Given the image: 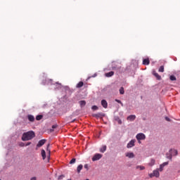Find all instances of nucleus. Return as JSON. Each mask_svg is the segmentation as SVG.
<instances>
[{"instance_id": "a878e982", "label": "nucleus", "mask_w": 180, "mask_h": 180, "mask_svg": "<svg viewBox=\"0 0 180 180\" xmlns=\"http://www.w3.org/2000/svg\"><path fill=\"white\" fill-rule=\"evenodd\" d=\"M158 169V171H160V172H162V171H164V167H163L162 165H160V168Z\"/></svg>"}, {"instance_id": "58836bf2", "label": "nucleus", "mask_w": 180, "mask_h": 180, "mask_svg": "<svg viewBox=\"0 0 180 180\" xmlns=\"http://www.w3.org/2000/svg\"><path fill=\"white\" fill-rule=\"evenodd\" d=\"M37 178H36V176L32 177V178L30 179V180H37Z\"/></svg>"}, {"instance_id": "cd10ccee", "label": "nucleus", "mask_w": 180, "mask_h": 180, "mask_svg": "<svg viewBox=\"0 0 180 180\" xmlns=\"http://www.w3.org/2000/svg\"><path fill=\"white\" fill-rule=\"evenodd\" d=\"M75 161H77V160L75 158H72L70 160V164H75Z\"/></svg>"}, {"instance_id": "a19ab883", "label": "nucleus", "mask_w": 180, "mask_h": 180, "mask_svg": "<svg viewBox=\"0 0 180 180\" xmlns=\"http://www.w3.org/2000/svg\"><path fill=\"white\" fill-rule=\"evenodd\" d=\"M49 146H50V144H49L47 146V151H49Z\"/></svg>"}, {"instance_id": "412c9836", "label": "nucleus", "mask_w": 180, "mask_h": 180, "mask_svg": "<svg viewBox=\"0 0 180 180\" xmlns=\"http://www.w3.org/2000/svg\"><path fill=\"white\" fill-rule=\"evenodd\" d=\"M106 151V146H103L102 148L100 149L101 153H105Z\"/></svg>"}, {"instance_id": "5701e85b", "label": "nucleus", "mask_w": 180, "mask_h": 180, "mask_svg": "<svg viewBox=\"0 0 180 180\" xmlns=\"http://www.w3.org/2000/svg\"><path fill=\"white\" fill-rule=\"evenodd\" d=\"M43 119V115H39L36 117V120H41Z\"/></svg>"}, {"instance_id": "b1692460", "label": "nucleus", "mask_w": 180, "mask_h": 180, "mask_svg": "<svg viewBox=\"0 0 180 180\" xmlns=\"http://www.w3.org/2000/svg\"><path fill=\"white\" fill-rule=\"evenodd\" d=\"M169 79L170 81H176V77H175L174 75H171Z\"/></svg>"}, {"instance_id": "1a4fd4ad", "label": "nucleus", "mask_w": 180, "mask_h": 180, "mask_svg": "<svg viewBox=\"0 0 180 180\" xmlns=\"http://www.w3.org/2000/svg\"><path fill=\"white\" fill-rule=\"evenodd\" d=\"M105 77H107L108 78L110 77H113V75H115V72L111 71L109 72H107L105 74Z\"/></svg>"}, {"instance_id": "2eb2a0df", "label": "nucleus", "mask_w": 180, "mask_h": 180, "mask_svg": "<svg viewBox=\"0 0 180 180\" xmlns=\"http://www.w3.org/2000/svg\"><path fill=\"white\" fill-rule=\"evenodd\" d=\"M41 157H42L43 160H46V150L42 149L41 151Z\"/></svg>"}, {"instance_id": "c9c22d12", "label": "nucleus", "mask_w": 180, "mask_h": 180, "mask_svg": "<svg viewBox=\"0 0 180 180\" xmlns=\"http://www.w3.org/2000/svg\"><path fill=\"white\" fill-rule=\"evenodd\" d=\"M57 127H58L57 124H54V125L52 126V129H57Z\"/></svg>"}, {"instance_id": "37998d69", "label": "nucleus", "mask_w": 180, "mask_h": 180, "mask_svg": "<svg viewBox=\"0 0 180 180\" xmlns=\"http://www.w3.org/2000/svg\"><path fill=\"white\" fill-rule=\"evenodd\" d=\"M1 180V179H0Z\"/></svg>"}, {"instance_id": "dca6fc26", "label": "nucleus", "mask_w": 180, "mask_h": 180, "mask_svg": "<svg viewBox=\"0 0 180 180\" xmlns=\"http://www.w3.org/2000/svg\"><path fill=\"white\" fill-rule=\"evenodd\" d=\"M136 169H140V171H143V169H146V167L141 166V165H137L136 167Z\"/></svg>"}, {"instance_id": "0eeeda50", "label": "nucleus", "mask_w": 180, "mask_h": 180, "mask_svg": "<svg viewBox=\"0 0 180 180\" xmlns=\"http://www.w3.org/2000/svg\"><path fill=\"white\" fill-rule=\"evenodd\" d=\"M125 156L127 157L128 158H134L135 155L133 152H128L125 153Z\"/></svg>"}, {"instance_id": "393cba45", "label": "nucleus", "mask_w": 180, "mask_h": 180, "mask_svg": "<svg viewBox=\"0 0 180 180\" xmlns=\"http://www.w3.org/2000/svg\"><path fill=\"white\" fill-rule=\"evenodd\" d=\"M93 116L94 117L99 118L101 117V116H102V115L101 113H98V114H94Z\"/></svg>"}, {"instance_id": "f257e3e1", "label": "nucleus", "mask_w": 180, "mask_h": 180, "mask_svg": "<svg viewBox=\"0 0 180 180\" xmlns=\"http://www.w3.org/2000/svg\"><path fill=\"white\" fill-rule=\"evenodd\" d=\"M36 137V134L33 131H29L27 132H25L22 136V141H29V140H32Z\"/></svg>"}, {"instance_id": "6ab92c4d", "label": "nucleus", "mask_w": 180, "mask_h": 180, "mask_svg": "<svg viewBox=\"0 0 180 180\" xmlns=\"http://www.w3.org/2000/svg\"><path fill=\"white\" fill-rule=\"evenodd\" d=\"M82 86H84V82H79L77 84V88H82Z\"/></svg>"}, {"instance_id": "aec40b11", "label": "nucleus", "mask_w": 180, "mask_h": 180, "mask_svg": "<svg viewBox=\"0 0 180 180\" xmlns=\"http://www.w3.org/2000/svg\"><path fill=\"white\" fill-rule=\"evenodd\" d=\"M155 164V160L151 159L150 162H149L150 167H153Z\"/></svg>"}, {"instance_id": "bb28decb", "label": "nucleus", "mask_w": 180, "mask_h": 180, "mask_svg": "<svg viewBox=\"0 0 180 180\" xmlns=\"http://www.w3.org/2000/svg\"><path fill=\"white\" fill-rule=\"evenodd\" d=\"M159 72H164V66H160V67Z\"/></svg>"}, {"instance_id": "72a5a7b5", "label": "nucleus", "mask_w": 180, "mask_h": 180, "mask_svg": "<svg viewBox=\"0 0 180 180\" xmlns=\"http://www.w3.org/2000/svg\"><path fill=\"white\" fill-rule=\"evenodd\" d=\"M148 176H150V178H153V177L155 176L154 173H150V174H148Z\"/></svg>"}, {"instance_id": "7ed1b4c3", "label": "nucleus", "mask_w": 180, "mask_h": 180, "mask_svg": "<svg viewBox=\"0 0 180 180\" xmlns=\"http://www.w3.org/2000/svg\"><path fill=\"white\" fill-rule=\"evenodd\" d=\"M136 139L138 140L139 144L141 143V140H146V135L143 133H139L136 134Z\"/></svg>"}, {"instance_id": "f3484780", "label": "nucleus", "mask_w": 180, "mask_h": 180, "mask_svg": "<svg viewBox=\"0 0 180 180\" xmlns=\"http://www.w3.org/2000/svg\"><path fill=\"white\" fill-rule=\"evenodd\" d=\"M82 168H84V166L82 165H79L77 167V171L78 174H79V172H81V170L82 169Z\"/></svg>"}, {"instance_id": "c85d7f7f", "label": "nucleus", "mask_w": 180, "mask_h": 180, "mask_svg": "<svg viewBox=\"0 0 180 180\" xmlns=\"http://www.w3.org/2000/svg\"><path fill=\"white\" fill-rule=\"evenodd\" d=\"M91 109H92L93 110H98V106H96V105H93V106L91 107Z\"/></svg>"}, {"instance_id": "c756f323", "label": "nucleus", "mask_w": 180, "mask_h": 180, "mask_svg": "<svg viewBox=\"0 0 180 180\" xmlns=\"http://www.w3.org/2000/svg\"><path fill=\"white\" fill-rule=\"evenodd\" d=\"M115 102H117V103H120V105H122V106H123V103H122V101L120 100L115 99Z\"/></svg>"}, {"instance_id": "ea45409f", "label": "nucleus", "mask_w": 180, "mask_h": 180, "mask_svg": "<svg viewBox=\"0 0 180 180\" xmlns=\"http://www.w3.org/2000/svg\"><path fill=\"white\" fill-rule=\"evenodd\" d=\"M49 154L48 158H50V150H49Z\"/></svg>"}, {"instance_id": "a211bd4d", "label": "nucleus", "mask_w": 180, "mask_h": 180, "mask_svg": "<svg viewBox=\"0 0 180 180\" xmlns=\"http://www.w3.org/2000/svg\"><path fill=\"white\" fill-rule=\"evenodd\" d=\"M153 75L157 78V79H161V77L160 76V75H158V73L153 72Z\"/></svg>"}, {"instance_id": "f704fd0d", "label": "nucleus", "mask_w": 180, "mask_h": 180, "mask_svg": "<svg viewBox=\"0 0 180 180\" xmlns=\"http://www.w3.org/2000/svg\"><path fill=\"white\" fill-rule=\"evenodd\" d=\"M165 120H167V122H171V119H169L168 117H165Z\"/></svg>"}, {"instance_id": "473e14b6", "label": "nucleus", "mask_w": 180, "mask_h": 180, "mask_svg": "<svg viewBox=\"0 0 180 180\" xmlns=\"http://www.w3.org/2000/svg\"><path fill=\"white\" fill-rule=\"evenodd\" d=\"M168 164H169L168 162H163V163L162 164V165L163 167H165V165H168Z\"/></svg>"}, {"instance_id": "79ce46f5", "label": "nucleus", "mask_w": 180, "mask_h": 180, "mask_svg": "<svg viewBox=\"0 0 180 180\" xmlns=\"http://www.w3.org/2000/svg\"><path fill=\"white\" fill-rule=\"evenodd\" d=\"M75 122V120H74L73 121H72V122Z\"/></svg>"}, {"instance_id": "423d86ee", "label": "nucleus", "mask_w": 180, "mask_h": 180, "mask_svg": "<svg viewBox=\"0 0 180 180\" xmlns=\"http://www.w3.org/2000/svg\"><path fill=\"white\" fill-rule=\"evenodd\" d=\"M134 143H136V141L134 139L131 140L129 143L127 145V147L128 148H131V147H134Z\"/></svg>"}, {"instance_id": "f8f14e48", "label": "nucleus", "mask_w": 180, "mask_h": 180, "mask_svg": "<svg viewBox=\"0 0 180 180\" xmlns=\"http://www.w3.org/2000/svg\"><path fill=\"white\" fill-rule=\"evenodd\" d=\"M136 120V115H129L127 117V120H129L130 122H133V120Z\"/></svg>"}, {"instance_id": "2f4dec72", "label": "nucleus", "mask_w": 180, "mask_h": 180, "mask_svg": "<svg viewBox=\"0 0 180 180\" xmlns=\"http://www.w3.org/2000/svg\"><path fill=\"white\" fill-rule=\"evenodd\" d=\"M64 176H65L62 174V175H60V176H58V180H61V179H63V178H64Z\"/></svg>"}, {"instance_id": "f03ea898", "label": "nucleus", "mask_w": 180, "mask_h": 180, "mask_svg": "<svg viewBox=\"0 0 180 180\" xmlns=\"http://www.w3.org/2000/svg\"><path fill=\"white\" fill-rule=\"evenodd\" d=\"M169 154L167 153V158H168V160H172V157H175L176 155H178V150L176 149H170L169 151Z\"/></svg>"}, {"instance_id": "4be33fe9", "label": "nucleus", "mask_w": 180, "mask_h": 180, "mask_svg": "<svg viewBox=\"0 0 180 180\" xmlns=\"http://www.w3.org/2000/svg\"><path fill=\"white\" fill-rule=\"evenodd\" d=\"M120 94L121 95H124V88L121 87V88L120 89Z\"/></svg>"}, {"instance_id": "9d476101", "label": "nucleus", "mask_w": 180, "mask_h": 180, "mask_svg": "<svg viewBox=\"0 0 180 180\" xmlns=\"http://www.w3.org/2000/svg\"><path fill=\"white\" fill-rule=\"evenodd\" d=\"M27 119H28L29 122H31L32 123H33V122H34V116H33L32 115H28Z\"/></svg>"}, {"instance_id": "20e7f679", "label": "nucleus", "mask_w": 180, "mask_h": 180, "mask_svg": "<svg viewBox=\"0 0 180 180\" xmlns=\"http://www.w3.org/2000/svg\"><path fill=\"white\" fill-rule=\"evenodd\" d=\"M46 141H47V140H46V139L40 140L37 145V148H40V147H43V146H44V144H46Z\"/></svg>"}, {"instance_id": "4468645a", "label": "nucleus", "mask_w": 180, "mask_h": 180, "mask_svg": "<svg viewBox=\"0 0 180 180\" xmlns=\"http://www.w3.org/2000/svg\"><path fill=\"white\" fill-rule=\"evenodd\" d=\"M79 103L81 108H84V106H85V105H86V101H79Z\"/></svg>"}, {"instance_id": "9b49d317", "label": "nucleus", "mask_w": 180, "mask_h": 180, "mask_svg": "<svg viewBox=\"0 0 180 180\" xmlns=\"http://www.w3.org/2000/svg\"><path fill=\"white\" fill-rule=\"evenodd\" d=\"M101 105H102L103 108H104L105 109H106V108H108V102L105 100L101 101Z\"/></svg>"}, {"instance_id": "e433bc0d", "label": "nucleus", "mask_w": 180, "mask_h": 180, "mask_svg": "<svg viewBox=\"0 0 180 180\" xmlns=\"http://www.w3.org/2000/svg\"><path fill=\"white\" fill-rule=\"evenodd\" d=\"M84 168H85V169H86L88 171V169H89L88 164L84 165Z\"/></svg>"}, {"instance_id": "ddd939ff", "label": "nucleus", "mask_w": 180, "mask_h": 180, "mask_svg": "<svg viewBox=\"0 0 180 180\" xmlns=\"http://www.w3.org/2000/svg\"><path fill=\"white\" fill-rule=\"evenodd\" d=\"M143 65H148L150 64V59L146 58L143 60Z\"/></svg>"}, {"instance_id": "6e6552de", "label": "nucleus", "mask_w": 180, "mask_h": 180, "mask_svg": "<svg viewBox=\"0 0 180 180\" xmlns=\"http://www.w3.org/2000/svg\"><path fill=\"white\" fill-rule=\"evenodd\" d=\"M153 175L155 176V178H160V170L158 169H156L155 170H153Z\"/></svg>"}, {"instance_id": "4c0bfd02", "label": "nucleus", "mask_w": 180, "mask_h": 180, "mask_svg": "<svg viewBox=\"0 0 180 180\" xmlns=\"http://www.w3.org/2000/svg\"><path fill=\"white\" fill-rule=\"evenodd\" d=\"M30 144H32V142H27L25 146L27 147V146H30Z\"/></svg>"}, {"instance_id": "39448f33", "label": "nucleus", "mask_w": 180, "mask_h": 180, "mask_svg": "<svg viewBox=\"0 0 180 180\" xmlns=\"http://www.w3.org/2000/svg\"><path fill=\"white\" fill-rule=\"evenodd\" d=\"M102 158V155L100 153L95 154L92 158V161H98Z\"/></svg>"}, {"instance_id": "7c9ffc66", "label": "nucleus", "mask_w": 180, "mask_h": 180, "mask_svg": "<svg viewBox=\"0 0 180 180\" xmlns=\"http://www.w3.org/2000/svg\"><path fill=\"white\" fill-rule=\"evenodd\" d=\"M19 146H20V147H25V143H23V142H20V143H19Z\"/></svg>"}]
</instances>
